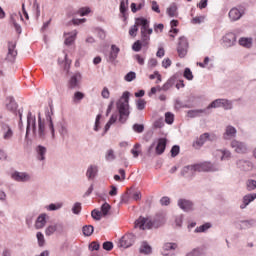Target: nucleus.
Masks as SVG:
<instances>
[{"instance_id":"58836bf2","label":"nucleus","mask_w":256,"mask_h":256,"mask_svg":"<svg viewBox=\"0 0 256 256\" xmlns=\"http://www.w3.org/2000/svg\"><path fill=\"white\" fill-rule=\"evenodd\" d=\"M201 113H207V108L206 109H198V110H189L188 117H191V118L199 117V115Z\"/></svg>"},{"instance_id":"20e7f679","label":"nucleus","mask_w":256,"mask_h":256,"mask_svg":"<svg viewBox=\"0 0 256 256\" xmlns=\"http://www.w3.org/2000/svg\"><path fill=\"white\" fill-rule=\"evenodd\" d=\"M129 97H131V93L125 91L116 103L120 123H127V119H129V115H131Z\"/></svg>"},{"instance_id":"4468645a","label":"nucleus","mask_w":256,"mask_h":256,"mask_svg":"<svg viewBox=\"0 0 256 256\" xmlns=\"http://www.w3.org/2000/svg\"><path fill=\"white\" fill-rule=\"evenodd\" d=\"M82 79H83V76L81 75V73H79V72L74 73L68 81V88L69 89H80Z\"/></svg>"},{"instance_id":"f03ea898","label":"nucleus","mask_w":256,"mask_h":256,"mask_svg":"<svg viewBox=\"0 0 256 256\" xmlns=\"http://www.w3.org/2000/svg\"><path fill=\"white\" fill-rule=\"evenodd\" d=\"M141 33V41L143 45H149L151 35L153 34V28H149V20L145 18H136L135 24L130 28L129 35L131 37H137V31Z\"/></svg>"},{"instance_id":"72a5a7b5","label":"nucleus","mask_w":256,"mask_h":256,"mask_svg":"<svg viewBox=\"0 0 256 256\" xmlns=\"http://www.w3.org/2000/svg\"><path fill=\"white\" fill-rule=\"evenodd\" d=\"M119 51L120 49L116 45L111 46V51L108 56L109 63H114V61L117 59V56L119 55Z\"/></svg>"},{"instance_id":"aec40b11","label":"nucleus","mask_w":256,"mask_h":256,"mask_svg":"<svg viewBox=\"0 0 256 256\" xmlns=\"http://www.w3.org/2000/svg\"><path fill=\"white\" fill-rule=\"evenodd\" d=\"M155 143H156V147H155L156 155H163V153H165V149L167 148V139L159 138L157 141H155Z\"/></svg>"},{"instance_id":"f3484780","label":"nucleus","mask_w":256,"mask_h":256,"mask_svg":"<svg viewBox=\"0 0 256 256\" xmlns=\"http://www.w3.org/2000/svg\"><path fill=\"white\" fill-rule=\"evenodd\" d=\"M10 21L14 25L16 33L21 35V25H19V21H23V15H21V12L11 14Z\"/></svg>"},{"instance_id":"bb28decb","label":"nucleus","mask_w":256,"mask_h":256,"mask_svg":"<svg viewBox=\"0 0 256 256\" xmlns=\"http://www.w3.org/2000/svg\"><path fill=\"white\" fill-rule=\"evenodd\" d=\"M256 199V193L247 194L242 199V204L240 205V209H246L249 203H253Z\"/></svg>"},{"instance_id":"ea45409f","label":"nucleus","mask_w":256,"mask_h":256,"mask_svg":"<svg viewBox=\"0 0 256 256\" xmlns=\"http://www.w3.org/2000/svg\"><path fill=\"white\" fill-rule=\"evenodd\" d=\"M211 229V223H205L199 227H196L194 232L196 233H205L206 231H209Z\"/></svg>"},{"instance_id":"603ef678","label":"nucleus","mask_w":256,"mask_h":256,"mask_svg":"<svg viewBox=\"0 0 256 256\" xmlns=\"http://www.w3.org/2000/svg\"><path fill=\"white\" fill-rule=\"evenodd\" d=\"M174 79L170 78L167 82L162 86L163 91H169L173 87Z\"/></svg>"},{"instance_id":"ddd939ff","label":"nucleus","mask_w":256,"mask_h":256,"mask_svg":"<svg viewBox=\"0 0 256 256\" xmlns=\"http://www.w3.org/2000/svg\"><path fill=\"white\" fill-rule=\"evenodd\" d=\"M215 139H216L215 135L204 133L200 135L199 139H197L193 143V147H195L196 149H201V147H203L205 143H207V141H215Z\"/></svg>"},{"instance_id":"a19ab883","label":"nucleus","mask_w":256,"mask_h":256,"mask_svg":"<svg viewBox=\"0 0 256 256\" xmlns=\"http://www.w3.org/2000/svg\"><path fill=\"white\" fill-rule=\"evenodd\" d=\"M62 207H63V203L58 202V203H52L46 206L45 209H47V211H59V209H61Z\"/></svg>"},{"instance_id":"a878e982","label":"nucleus","mask_w":256,"mask_h":256,"mask_svg":"<svg viewBox=\"0 0 256 256\" xmlns=\"http://www.w3.org/2000/svg\"><path fill=\"white\" fill-rule=\"evenodd\" d=\"M65 37V45H73L75 43V39H77V30H73L72 32L64 33Z\"/></svg>"},{"instance_id":"e2e57ef3","label":"nucleus","mask_w":256,"mask_h":256,"mask_svg":"<svg viewBox=\"0 0 256 256\" xmlns=\"http://www.w3.org/2000/svg\"><path fill=\"white\" fill-rule=\"evenodd\" d=\"M205 21V16H196L192 19V23L194 25H200V23H203Z\"/></svg>"},{"instance_id":"9d476101","label":"nucleus","mask_w":256,"mask_h":256,"mask_svg":"<svg viewBox=\"0 0 256 256\" xmlns=\"http://www.w3.org/2000/svg\"><path fill=\"white\" fill-rule=\"evenodd\" d=\"M135 243V236L133 233H127L121 237L119 240L118 247H122L123 249H129Z\"/></svg>"},{"instance_id":"680f3d73","label":"nucleus","mask_w":256,"mask_h":256,"mask_svg":"<svg viewBox=\"0 0 256 256\" xmlns=\"http://www.w3.org/2000/svg\"><path fill=\"white\" fill-rule=\"evenodd\" d=\"M184 77L185 79H188V81H193V72H191V69L186 68L184 70Z\"/></svg>"},{"instance_id":"4c0bfd02","label":"nucleus","mask_w":256,"mask_h":256,"mask_svg":"<svg viewBox=\"0 0 256 256\" xmlns=\"http://www.w3.org/2000/svg\"><path fill=\"white\" fill-rule=\"evenodd\" d=\"M59 134L62 137V139H65L69 135V128L66 124L61 123L59 128Z\"/></svg>"},{"instance_id":"37998d69","label":"nucleus","mask_w":256,"mask_h":256,"mask_svg":"<svg viewBox=\"0 0 256 256\" xmlns=\"http://www.w3.org/2000/svg\"><path fill=\"white\" fill-rule=\"evenodd\" d=\"M82 231H83V235H85V237H91V235H93V231H94L93 225L84 226L82 228Z\"/></svg>"},{"instance_id":"e433bc0d","label":"nucleus","mask_w":256,"mask_h":256,"mask_svg":"<svg viewBox=\"0 0 256 256\" xmlns=\"http://www.w3.org/2000/svg\"><path fill=\"white\" fill-rule=\"evenodd\" d=\"M118 117L119 116L117 114H112L109 121L106 123V125L104 127V133H107V131H109V129H111V125H113L114 123L117 122Z\"/></svg>"},{"instance_id":"bf43d9fd","label":"nucleus","mask_w":256,"mask_h":256,"mask_svg":"<svg viewBox=\"0 0 256 256\" xmlns=\"http://www.w3.org/2000/svg\"><path fill=\"white\" fill-rule=\"evenodd\" d=\"M78 13L80 14V17H85V15H89V13H91V8L89 7L80 8L78 10Z\"/></svg>"},{"instance_id":"c756f323","label":"nucleus","mask_w":256,"mask_h":256,"mask_svg":"<svg viewBox=\"0 0 256 256\" xmlns=\"http://www.w3.org/2000/svg\"><path fill=\"white\" fill-rule=\"evenodd\" d=\"M97 173H99V167L97 165H90L86 171V177L89 180H93L97 177Z\"/></svg>"},{"instance_id":"0eeeda50","label":"nucleus","mask_w":256,"mask_h":256,"mask_svg":"<svg viewBox=\"0 0 256 256\" xmlns=\"http://www.w3.org/2000/svg\"><path fill=\"white\" fill-rule=\"evenodd\" d=\"M219 107H222L226 111H229V109H233V102L227 99H216L210 103V105L207 107V110L218 109Z\"/></svg>"},{"instance_id":"5701e85b","label":"nucleus","mask_w":256,"mask_h":256,"mask_svg":"<svg viewBox=\"0 0 256 256\" xmlns=\"http://www.w3.org/2000/svg\"><path fill=\"white\" fill-rule=\"evenodd\" d=\"M49 216L46 213L40 214L35 221V229H43L47 225Z\"/></svg>"},{"instance_id":"4be33fe9","label":"nucleus","mask_w":256,"mask_h":256,"mask_svg":"<svg viewBox=\"0 0 256 256\" xmlns=\"http://www.w3.org/2000/svg\"><path fill=\"white\" fill-rule=\"evenodd\" d=\"M178 207H180V209H182V211H185L186 213H189L194 209L193 202L186 199H179Z\"/></svg>"},{"instance_id":"f257e3e1","label":"nucleus","mask_w":256,"mask_h":256,"mask_svg":"<svg viewBox=\"0 0 256 256\" xmlns=\"http://www.w3.org/2000/svg\"><path fill=\"white\" fill-rule=\"evenodd\" d=\"M53 107L45 108V118L41 117V113L38 114V129H37V137L40 141H45L47 137V130L45 127V123H48V129L51 133V137L55 140V125L53 124Z\"/></svg>"},{"instance_id":"6ab92c4d","label":"nucleus","mask_w":256,"mask_h":256,"mask_svg":"<svg viewBox=\"0 0 256 256\" xmlns=\"http://www.w3.org/2000/svg\"><path fill=\"white\" fill-rule=\"evenodd\" d=\"M237 137V128L231 125L226 126L225 131L223 133V139L225 141H231V139H235Z\"/></svg>"},{"instance_id":"3c124183","label":"nucleus","mask_w":256,"mask_h":256,"mask_svg":"<svg viewBox=\"0 0 256 256\" xmlns=\"http://www.w3.org/2000/svg\"><path fill=\"white\" fill-rule=\"evenodd\" d=\"M56 228H55V224L54 225H49L46 229H45V235L46 237H51V235H53L55 233Z\"/></svg>"},{"instance_id":"f8f14e48","label":"nucleus","mask_w":256,"mask_h":256,"mask_svg":"<svg viewBox=\"0 0 256 256\" xmlns=\"http://www.w3.org/2000/svg\"><path fill=\"white\" fill-rule=\"evenodd\" d=\"M35 158L36 161L45 165V161L47 159V147L43 145H38L35 147Z\"/></svg>"},{"instance_id":"5fc2aeb1","label":"nucleus","mask_w":256,"mask_h":256,"mask_svg":"<svg viewBox=\"0 0 256 256\" xmlns=\"http://www.w3.org/2000/svg\"><path fill=\"white\" fill-rule=\"evenodd\" d=\"M137 74L133 71L129 72L128 74L125 75L124 79L125 81H127L128 83H131V81H133L134 79H136Z\"/></svg>"},{"instance_id":"c9c22d12","label":"nucleus","mask_w":256,"mask_h":256,"mask_svg":"<svg viewBox=\"0 0 256 256\" xmlns=\"http://www.w3.org/2000/svg\"><path fill=\"white\" fill-rule=\"evenodd\" d=\"M166 14L168 17H178L179 12H177V4H170L169 8L166 9Z\"/></svg>"},{"instance_id":"6e6552de","label":"nucleus","mask_w":256,"mask_h":256,"mask_svg":"<svg viewBox=\"0 0 256 256\" xmlns=\"http://www.w3.org/2000/svg\"><path fill=\"white\" fill-rule=\"evenodd\" d=\"M187 51H189V42L187 41V38L184 36H181L178 40L177 44V53L178 56L183 59L187 55Z\"/></svg>"},{"instance_id":"0e129e2a","label":"nucleus","mask_w":256,"mask_h":256,"mask_svg":"<svg viewBox=\"0 0 256 256\" xmlns=\"http://www.w3.org/2000/svg\"><path fill=\"white\" fill-rule=\"evenodd\" d=\"M247 189H248V191H255V189H256V181L255 180H248V182H247Z\"/></svg>"},{"instance_id":"412c9836","label":"nucleus","mask_w":256,"mask_h":256,"mask_svg":"<svg viewBox=\"0 0 256 256\" xmlns=\"http://www.w3.org/2000/svg\"><path fill=\"white\" fill-rule=\"evenodd\" d=\"M256 225V220H241L236 223L237 229H240L241 231L245 229H251L252 227H255Z\"/></svg>"},{"instance_id":"7ed1b4c3","label":"nucleus","mask_w":256,"mask_h":256,"mask_svg":"<svg viewBox=\"0 0 256 256\" xmlns=\"http://www.w3.org/2000/svg\"><path fill=\"white\" fill-rule=\"evenodd\" d=\"M165 225V216L156 215L154 217H139L135 221V227L138 229H159V227H163Z\"/></svg>"},{"instance_id":"09e8293b","label":"nucleus","mask_w":256,"mask_h":256,"mask_svg":"<svg viewBox=\"0 0 256 256\" xmlns=\"http://www.w3.org/2000/svg\"><path fill=\"white\" fill-rule=\"evenodd\" d=\"M175 121V115H173V113L171 112H167L165 114V122L168 124V125H173V122Z\"/></svg>"},{"instance_id":"4d7b16f0","label":"nucleus","mask_w":256,"mask_h":256,"mask_svg":"<svg viewBox=\"0 0 256 256\" xmlns=\"http://www.w3.org/2000/svg\"><path fill=\"white\" fill-rule=\"evenodd\" d=\"M132 129L135 133H143V131H145V126L143 124H134Z\"/></svg>"},{"instance_id":"7c9ffc66","label":"nucleus","mask_w":256,"mask_h":256,"mask_svg":"<svg viewBox=\"0 0 256 256\" xmlns=\"http://www.w3.org/2000/svg\"><path fill=\"white\" fill-rule=\"evenodd\" d=\"M216 157H218L221 161H229V159H231V151L227 149L217 150Z\"/></svg>"},{"instance_id":"de8ad7c7","label":"nucleus","mask_w":256,"mask_h":256,"mask_svg":"<svg viewBox=\"0 0 256 256\" xmlns=\"http://www.w3.org/2000/svg\"><path fill=\"white\" fill-rule=\"evenodd\" d=\"M109 211H111V205L104 203L100 211L102 213V217H107V215H109Z\"/></svg>"},{"instance_id":"774afa93","label":"nucleus","mask_w":256,"mask_h":256,"mask_svg":"<svg viewBox=\"0 0 256 256\" xmlns=\"http://www.w3.org/2000/svg\"><path fill=\"white\" fill-rule=\"evenodd\" d=\"M103 249L105 251H111V249H113V242H109V241L104 242L103 243Z\"/></svg>"},{"instance_id":"dca6fc26","label":"nucleus","mask_w":256,"mask_h":256,"mask_svg":"<svg viewBox=\"0 0 256 256\" xmlns=\"http://www.w3.org/2000/svg\"><path fill=\"white\" fill-rule=\"evenodd\" d=\"M197 164L188 165L182 168L181 175L185 179H193V176L197 173Z\"/></svg>"},{"instance_id":"49530a36","label":"nucleus","mask_w":256,"mask_h":256,"mask_svg":"<svg viewBox=\"0 0 256 256\" xmlns=\"http://www.w3.org/2000/svg\"><path fill=\"white\" fill-rule=\"evenodd\" d=\"M105 159L106 161H115L116 159L115 151L113 149L107 150L105 154Z\"/></svg>"},{"instance_id":"39448f33","label":"nucleus","mask_w":256,"mask_h":256,"mask_svg":"<svg viewBox=\"0 0 256 256\" xmlns=\"http://www.w3.org/2000/svg\"><path fill=\"white\" fill-rule=\"evenodd\" d=\"M33 121V117L31 112H28L27 115V127H26V134L24 138L23 147L27 153H31V149L33 147V125L31 124Z\"/></svg>"},{"instance_id":"69168bd1","label":"nucleus","mask_w":256,"mask_h":256,"mask_svg":"<svg viewBox=\"0 0 256 256\" xmlns=\"http://www.w3.org/2000/svg\"><path fill=\"white\" fill-rule=\"evenodd\" d=\"M0 203H7V192L3 189H0Z\"/></svg>"},{"instance_id":"2eb2a0df","label":"nucleus","mask_w":256,"mask_h":256,"mask_svg":"<svg viewBox=\"0 0 256 256\" xmlns=\"http://www.w3.org/2000/svg\"><path fill=\"white\" fill-rule=\"evenodd\" d=\"M10 176L13 181H17L18 183H27V181H31V175L27 172L14 171Z\"/></svg>"},{"instance_id":"c03bdc74","label":"nucleus","mask_w":256,"mask_h":256,"mask_svg":"<svg viewBox=\"0 0 256 256\" xmlns=\"http://www.w3.org/2000/svg\"><path fill=\"white\" fill-rule=\"evenodd\" d=\"M82 99H85V94L83 92H75L72 101L74 103H80Z\"/></svg>"},{"instance_id":"6e6d98bb","label":"nucleus","mask_w":256,"mask_h":256,"mask_svg":"<svg viewBox=\"0 0 256 256\" xmlns=\"http://www.w3.org/2000/svg\"><path fill=\"white\" fill-rule=\"evenodd\" d=\"M92 218L95 219V221H101V218L103 217L101 211L93 210L91 212Z\"/></svg>"},{"instance_id":"423d86ee","label":"nucleus","mask_w":256,"mask_h":256,"mask_svg":"<svg viewBox=\"0 0 256 256\" xmlns=\"http://www.w3.org/2000/svg\"><path fill=\"white\" fill-rule=\"evenodd\" d=\"M6 109L10 111V113H13V115H18L20 121H19V127L22 129L23 127V108H18L17 102H15V99L13 97H8L6 99Z\"/></svg>"},{"instance_id":"f704fd0d","label":"nucleus","mask_w":256,"mask_h":256,"mask_svg":"<svg viewBox=\"0 0 256 256\" xmlns=\"http://www.w3.org/2000/svg\"><path fill=\"white\" fill-rule=\"evenodd\" d=\"M239 45L246 49H251L253 47V38L242 37L239 39Z\"/></svg>"},{"instance_id":"8fccbe9b","label":"nucleus","mask_w":256,"mask_h":256,"mask_svg":"<svg viewBox=\"0 0 256 256\" xmlns=\"http://www.w3.org/2000/svg\"><path fill=\"white\" fill-rule=\"evenodd\" d=\"M145 105H147V101H145L144 99H138L136 101V107L138 111H143V109H145Z\"/></svg>"},{"instance_id":"9b49d317","label":"nucleus","mask_w":256,"mask_h":256,"mask_svg":"<svg viewBox=\"0 0 256 256\" xmlns=\"http://www.w3.org/2000/svg\"><path fill=\"white\" fill-rule=\"evenodd\" d=\"M196 169L198 173L209 172V171L215 172V171H219V166L211 162H203V163L196 164Z\"/></svg>"},{"instance_id":"338daca9","label":"nucleus","mask_w":256,"mask_h":256,"mask_svg":"<svg viewBox=\"0 0 256 256\" xmlns=\"http://www.w3.org/2000/svg\"><path fill=\"white\" fill-rule=\"evenodd\" d=\"M139 147H141L140 144H135L134 148L131 150V153L135 159H137V157H139V150H137V149H139Z\"/></svg>"},{"instance_id":"a18cd8bd","label":"nucleus","mask_w":256,"mask_h":256,"mask_svg":"<svg viewBox=\"0 0 256 256\" xmlns=\"http://www.w3.org/2000/svg\"><path fill=\"white\" fill-rule=\"evenodd\" d=\"M177 247H178L177 243H173V242H167L163 245V249L165 251H175Z\"/></svg>"},{"instance_id":"052dcab7","label":"nucleus","mask_w":256,"mask_h":256,"mask_svg":"<svg viewBox=\"0 0 256 256\" xmlns=\"http://www.w3.org/2000/svg\"><path fill=\"white\" fill-rule=\"evenodd\" d=\"M202 255V250L201 248H195L192 251H190L186 256H201Z\"/></svg>"},{"instance_id":"393cba45","label":"nucleus","mask_w":256,"mask_h":256,"mask_svg":"<svg viewBox=\"0 0 256 256\" xmlns=\"http://www.w3.org/2000/svg\"><path fill=\"white\" fill-rule=\"evenodd\" d=\"M243 9H238V8H232L229 11V18L231 21H239L241 17H243Z\"/></svg>"},{"instance_id":"2f4dec72","label":"nucleus","mask_w":256,"mask_h":256,"mask_svg":"<svg viewBox=\"0 0 256 256\" xmlns=\"http://www.w3.org/2000/svg\"><path fill=\"white\" fill-rule=\"evenodd\" d=\"M223 41L224 43H226V45H228V47H231L235 45V42L237 41V36L235 35V33H228L224 36Z\"/></svg>"},{"instance_id":"473e14b6","label":"nucleus","mask_w":256,"mask_h":256,"mask_svg":"<svg viewBox=\"0 0 256 256\" xmlns=\"http://www.w3.org/2000/svg\"><path fill=\"white\" fill-rule=\"evenodd\" d=\"M17 57V50H15V43L10 42L8 44V54H7V59L9 61H13Z\"/></svg>"},{"instance_id":"1a4fd4ad","label":"nucleus","mask_w":256,"mask_h":256,"mask_svg":"<svg viewBox=\"0 0 256 256\" xmlns=\"http://www.w3.org/2000/svg\"><path fill=\"white\" fill-rule=\"evenodd\" d=\"M230 147L234 150L235 153H238L239 155H245V153L249 151V147L247 146V143L241 142L237 139H233L231 141Z\"/></svg>"},{"instance_id":"13d9d810","label":"nucleus","mask_w":256,"mask_h":256,"mask_svg":"<svg viewBox=\"0 0 256 256\" xmlns=\"http://www.w3.org/2000/svg\"><path fill=\"white\" fill-rule=\"evenodd\" d=\"M101 129V114H98L96 116L95 125H94V131H99Z\"/></svg>"},{"instance_id":"864d4df0","label":"nucleus","mask_w":256,"mask_h":256,"mask_svg":"<svg viewBox=\"0 0 256 256\" xmlns=\"http://www.w3.org/2000/svg\"><path fill=\"white\" fill-rule=\"evenodd\" d=\"M72 213L74 215H79V213H81V203L80 202L74 203V205L72 207Z\"/></svg>"},{"instance_id":"a211bd4d","label":"nucleus","mask_w":256,"mask_h":256,"mask_svg":"<svg viewBox=\"0 0 256 256\" xmlns=\"http://www.w3.org/2000/svg\"><path fill=\"white\" fill-rule=\"evenodd\" d=\"M0 128L3 133V139L5 141H9L10 139L13 138V129H11V126H9V124L1 121Z\"/></svg>"},{"instance_id":"c85d7f7f","label":"nucleus","mask_w":256,"mask_h":256,"mask_svg":"<svg viewBox=\"0 0 256 256\" xmlns=\"http://www.w3.org/2000/svg\"><path fill=\"white\" fill-rule=\"evenodd\" d=\"M139 253L141 255H151V253H153V248L151 247V245H149V243L145 241L141 242L139 247Z\"/></svg>"},{"instance_id":"b1692460","label":"nucleus","mask_w":256,"mask_h":256,"mask_svg":"<svg viewBox=\"0 0 256 256\" xmlns=\"http://www.w3.org/2000/svg\"><path fill=\"white\" fill-rule=\"evenodd\" d=\"M236 165L238 169H241L242 171H252L253 170V163H251L249 160H238L236 162Z\"/></svg>"},{"instance_id":"79ce46f5","label":"nucleus","mask_w":256,"mask_h":256,"mask_svg":"<svg viewBox=\"0 0 256 256\" xmlns=\"http://www.w3.org/2000/svg\"><path fill=\"white\" fill-rule=\"evenodd\" d=\"M36 239H37L38 247H45V235H43V233L37 232Z\"/></svg>"},{"instance_id":"cd10ccee","label":"nucleus","mask_w":256,"mask_h":256,"mask_svg":"<svg viewBox=\"0 0 256 256\" xmlns=\"http://www.w3.org/2000/svg\"><path fill=\"white\" fill-rule=\"evenodd\" d=\"M58 63L64 69V71L69 73V69L71 67V60L67 58V54H64L63 57H60L58 59Z\"/></svg>"}]
</instances>
